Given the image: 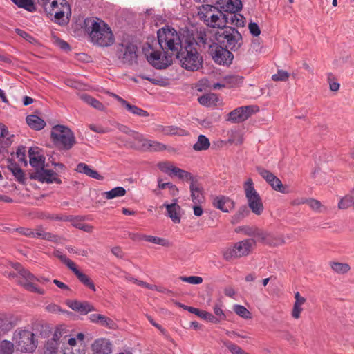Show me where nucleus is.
Masks as SVG:
<instances>
[{
    "mask_svg": "<svg viewBox=\"0 0 354 354\" xmlns=\"http://www.w3.org/2000/svg\"><path fill=\"white\" fill-rule=\"evenodd\" d=\"M68 306L73 310L82 315H86L95 310L94 307L88 301H80L77 300L68 301Z\"/></svg>",
    "mask_w": 354,
    "mask_h": 354,
    "instance_id": "nucleus-23",
    "label": "nucleus"
},
{
    "mask_svg": "<svg viewBox=\"0 0 354 354\" xmlns=\"http://www.w3.org/2000/svg\"><path fill=\"white\" fill-rule=\"evenodd\" d=\"M93 354H111L112 344L109 340L104 338L96 339L91 345Z\"/></svg>",
    "mask_w": 354,
    "mask_h": 354,
    "instance_id": "nucleus-18",
    "label": "nucleus"
},
{
    "mask_svg": "<svg viewBox=\"0 0 354 354\" xmlns=\"http://www.w3.org/2000/svg\"><path fill=\"white\" fill-rule=\"evenodd\" d=\"M269 234L258 228H256L254 234L253 235V236L257 239V241H262L266 244L267 241L269 240Z\"/></svg>",
    "mask_w": 354,
    "mask_h": 354,
    "instance_id": "nucleus-57",
    "label": "nucleus"
},
{
    "mask_svg": "<svg viewBox=\"0 0 354 354\" xmlns=\"http://www.w3.org/2000/svg\"><path fill=\"white\" fill-rule=\"evenodd\" d=\"M8 170L13 174L17 181L24 184L25 183V176L23 170L15 162L10 161L7 166Z\"/></svg>",
    "mask_w": 354,
    "mask_h": 354,
    "instance_id": "nucleus-30",
    "label": "nucleus"
},
{
    "mask_svg": "<svg viewBox=\"0 0 354 354\" xmlns=\"http://www.w3.org/2000/svg\"><path fill=\"white\" fill-rule=\"evenodd\" d=\"M214 313L215 314L214 319L216 320V322H211V323L217 324L219 323L222 320H225L226 319V315L224 313L223 309L221 308V306L220 304H216L214 307Z\"/></svg>",
    "mask_w": 354,
    "mask_h": 354,
    "instance_id": "nucleus-51",
    "label": "nucleus"
},
{
    "mask_svg": "<svg viewBox=\"0 0 354 354\" xmlns=\"http://www.w3.org/2000/svg\"><path fill=\"white\" fill-rule=\"evenodd\" d=\"M354 203V195L352 194L351 192L344 197L341 198L338 203V207L340 209H347L353 205Z\"/></svg>",
    "mask_w": 354,
    "mask_h": 354,
    "instance_id": "nucleus-42",
    "label": "nucleus"
},
{
    "mask_svg": "<svg viewBox=\"0 0 354 354\" xmlns=\"http://www.w3.org/2000/svg\"><path fill=\"white\" fill-rule=\"evenodd\" d=\"M12 136L10 137H0V153L11 145L12 142Z\"/></svg>",
    "mask_w": 354,
    "mask_h": 354,
    "instance_id": "nucleus-60",
    "label": "nucleus"
},
{
    "mask_svg": "<svg viewBox=\"0 0 354 354\" xmlns=\"http://www.w3.org/2000/svg\"><path fill=\"white\" fill-rule=\"evenodd\" d=\"M187 40H190L194 42V46L195 44L201 46V45H206L208 44L207 37L206 33L205 32L200 31L198 32L196 39L193 38L192 39H188Z\"/></svg>",
    "mask_w": 354,
    "mask_h": 354,
    "instance_id": "nucleus-54",
    "label": "nucleus"
},
{
    "mask_svg": "<svg viewBox=\"0 0 354 354\" xmlns=\"http://www.w3.org/2000/svg\"><path fill=\"white\" fill-rule=\"evenodd\" d=\"M76 171L94 179H103V177L96 170L91 169L88 165L84 162L79 163L77 165Z\"/></svg>",
    "mask_w": 354,
    "mask_h": 354,
    "instance_id": "nucleus-27",
    "label": "nucleus"
},
{
    "mask_svg": "<svg viewBox=\"0 0 354 354\" xmlns=\"http://www.w3.org/2000/svg\"><path fill=\"white\" fill-rule=\"evenodd\" d=\"M13 3L20 8H24L32 12L36 10V6L32 0H12Z\"/></svg>",
    "mask_w": 354,
    "mask_h": 354,
    "instance_id": "nucleus-39",
    "label": "nucleus"
},
{
    "mask_svg": "<svg viewBox=\"0 0 354 354\" xmlns=\"http://www.w3.org/2000/svg\"><path fill=\"white\" fill-rule=\"evenodd\" d=\"M257 171L259 173V174L269 184L272 182V180L275 175L270 172V171L261 167H257Z\"/></svg>",
    "mask_w": 354,
    "mask_h": 354,
    "instance_id": "nucleus-48",
    "label": "nucleus"
},
{
    "mask_svg": "<svg viewBox=\"0 0 354 354\" xmlns=\"http://www.w3.org/2000/svg\"><path fill=\"white\" fill-rule=\"evenodd\" d=\"M215 37L218 43L232 51L239 50L243 44L241 33L235 28L231 26H226L218 30L216 33Z\"/></svg>",
    "mask_w": 354,
    "mask_h": 354,
    "instance_id": "nucleus-5",
    "label": "nucleus"
},
{
    "mask_svg": "<svg viewBox=\"0 0 354 354\" xmlns=\"http://www.w3.org/2000/svg\"><path fill=\"white\" fill-rule=\"evenodd\" d=\"M218 101V97L216 94L213 93H206L198 98V102L200 104L205 106H216Z\"/></svg>",
    "mask_w": 354,
    "mask_h": 354,
    "instance_id": "nucleus-34",
    "label": "nucleus"
},
{
    "mask_svg": "<svg viewBox=\"0 0 354 354\" xmlns=\"http://www.w3.org/2000/svg\"><path fill=\"white\" fill-rule=\"evenodd\" d=\"M255 243L256 240L253 239L239 241L234 245L233 248L228 249L224 252V258L226 260H230L232 258L248 255Z\"/></svg>",
    "mask_w": 354,
    "mask_h": 354,
    "instance_id": "nucleus-10",
    "label": "nucleus"
},
{
    "mask_svg": "<svg viewBox=\"0 0 354 354\" xmlns=\"http://www.w3.org/2000/svg\"><path fill=\"white\" fill-rule=\"evenodd\" d=\"M268 239L269 240L267 241V244L273 246L279 245L284 243V240L281 236L272 237L271 236H269Z\"/></svg>",
    "mask_w": 354,
    "mask_h": 354,
    "instance_id": "nucleus-64",
    "label": "nucleus"
},
{
    "mask_svg": "<svg viewBox=\"0 0 354 354\" xmlns=\"http://www.w3.org/2000/svg\"><path fill=\"white\" fill-rule=\"evenodd\" d=\"M143 52L148 62L157 69H165L172 63V56L165 52L154 50L150 46L144 48Z\"/></svg>",
    "mask_w": 354,
    "mask_h": 354,
    "instance_id": "nucleus-8",
    "label": "nucleus"
},
{
    "mask_svg": "<svg viewBox=\"0 0 354 354\" xmlns=\"http://www.w3.org/2000/svg\"><path fill=\"white\" fill-rule=\"evenodd\" d=\"M259 111L257 106H243L234 109L228 113L227 120L234 123H240L248 119Z\"/></svg>",
    "mask_w": 354,
    "mask_h": 354,
    "instance_id": "nucleus-15",
    "label": "nucleus"
},
{
    "mask_svg": "<svg viewBox=\"0 0 354 354\" xmlns=\"http://www.w3.org/2000/svg\"><path fill=\"white\" fill-rule=\"evenodd\" d=\"M162 132L165 135H177L183 136L187 134V131L176 126H167L162 127Z\"/></svg>",
    "mask_w": 354,
    "mask_h": 354,
    "instance_id": "nucleus-37",
    "label": "nucleus"
},
{
    "mask_svg": "<svg viewBox=\"0 0 354 354\" xmlns=\"http://www.w3.org/2000/svg\"><path fill=\"white\" fill-rule=\"evenodd\" d=\"M289 77V74L288 72L283 70H279L276 74H274L272 76V79L274 81H285Z\"/></svg>",
    "mask_w": 354,
    "mask_h": 354,
    "instance_id": "nucleus-61",
    "label": "nucleus"
},
{
    "mask_svg": "<svg viewBox=\"0 0 354 354\" xmlns=\"http://www.w3.org/2000/svg\"><path fill=\"white\" fill-rule=\"evenodd\" d=\"M77 95L79 97L80 100H82L86 104L90 105L93 108L98 110V111H104L105 106L101 103L100 101H98L97 99L93 98L91 95L84 93L83 92L79 91L77 93Z\"/></svg>",
    "mask_w": 354,
    "mask_h": 354,
    "instance_id": "nucleus-25",
    "label": "nucleus"
},
{
    "mask_svg": "<svg viewBox=\"0 0 354 354\" xmlns=\"http://www.w3.org/2000/svg\"><path fill=\"white\" fill-rule=\"evenodd\" d=\"M157 37L162 50H169L177 54L185 44L180 32L169 26L159 29Z\"/></svg>",
    "mask_w": 354,
    "mask_h": 354,
    "instance_id": "nucleus-3",
    "label": "nucleus"
},
{
    "mask_svg": "<svg viewBox=\"0 0 354 354\" xmlns=\"http://www.w3.org/2000/svg\"><path fill=\"white\" fill-rule=\"evenodd\" d=\"M28 125L32 129L39 131L46 126L45 121L35 115H29L26 117Z\"/></svg>",
    "mask_w": 354,
    "mask_h": 354,
    "instance_id": "nucleus-32",
    "label": "nucleus"
},
{
    "mask_svg": "<svg viewBox=\"0 0 354 354\" xmlns=\"http://www.w3.org/2000/svg\"><path fill=\"white\" fill-rule=\"evenodd\" d=\"M32 238L47 240L53 242H56L58 240L57 235L46 232L41 225L38 226L35 230H33Z\"/></svg>",
    "mask_w": 354,
    "mask_h": 354,
    "instance_id": "nucleus-28",
    "label": "nucleus"
},
{
    "mask_svg": "<svg viewBox=\"0 0 354 354\" xmlns=\"http://www.w3.org/2000/svg\"><path fill=\"white\" fill-rule=\"evenodd\" d=\"M28 156L30 165L35 168V171L44 167L45 158L39 153L37 147H30Z\"/></svg>",
    "mask_w": 354,
    "mask_h": 354,
    "instance_id": "nucleus-20",
    "label": "nucleus"
},
{
    "mask_svg": "<svg viewBox=\"0 0 354 354\" xmlns=\"http://www.w3.org/2000/svg\"><path fill=\"white\" fill-rule=\"evenodd\" d=\"M187 310L200 318L208 321L209 322H216V320L214 319V315L212 313L205 311V310H201L198 308H187Z\"/></svg>",
    "mask_w": 354,
    "mask_h": 354,
    "instance_id": "nucleus-36",
    "label": "nucleus"
},
{
    "mask_svg": "<svg viewBox=\"0 0 354 354\" xmlns=\"http://www.w3.org/2000/svg\"><path fill=\"white\" fill-rule=\"evenodd\" d=\"M50 135L55 145L61 149L68 150L75 143L73 133L65 126L56 125L53 127Z\"/></svg>",
    "mask_w": 354,
    "mask_h": 354,
    "instance_id": "nucleus-6",
    "label": "nucleus"
},
{
    "mask_svg": "<svg viewBox=\"0 0 354 354\" xmlns=\"http://www.w3.org/2000/svg\"><path fill=\"white\" fill-rule=\"evenodd\" d=\"M328 82L330 88H339L340 84L337 81L336 78L332 73L328 74Z\"/></svg>",
    "mask_w": 354,
    "mask_h": 354,
    "instance_id": "nucleus-63",
    "label": "nucleus"
},
{
    "mask_svg": "<svg viewBox=\"0 0 354 354\" xmlns=\"http://www.w3.org/2000/svg\"><path fill=\"white\" fill-rule=\"evenodd\" d=\"M126 190L122 187H117L112 189L110 191H107L103 193V196L108 200L115 198L116 197H120L124 196Z\"/></svg>",
    "mask_w": 354,
    "mask_h": 354,
    "instance_id": "nucleus-38",
    "label": "nucleus"
},
{
    "mask_svg": "<svg viewBox=\"0 0 354 354\" xmlns=\"http://www.w3.org/2000/svg\"><path fill=\"white\" fill-rule=\"evenodd\" d=\"M142 237L143 240L150 243H153L154 244L160 245L162 246L169 245V242L166 239L160 237L153 236L151 235H145V236Z\"/></svg>",
    "mask_w": 354,
    "mask_h": 354,
    "instance_id": "nucleus-50",
    "label": "nucleus"
},
{
    "mask_svg": "<svg viewBox=\"0 0 354 354\" xmlns=\"http://www.w3.org/2000/svg\"><path fill=\"white\" fill-rule=\"evenodd\" d=\"M330 266L333 270L337 274H344L349 271L350 266L348 263L331 262Z\"/></svg>",
    "mask_w": 354,
    "mask_h": 354,
    "instance_id": "nucleus-43",
    "label": "nucleus"
},
{
    "mask_svg": "<svg viewBox=\"0 0 354 354\" xmlns=\"http://www.w3.org/2000/svg\"><path fill=\"white\" fill-rule=\"evenodd\" d=\"M227 82L230 84V87H241L243 85V77L238 75H233L226 78Z\"/></svg>",
    "mask_w": 354,
    "mask_h": 354,
    "instance_id": "nucleus-56",
    "label": "nucleus"
},
{
    "mask_svg": "<svg viewBox=\"0 0 354 354\" xmlns=\"http://www.w3.org/2000/svg\"><path fill=\"white\" fill-rule=\"evenodd\" d=\"M58 350V342L55 339L48 340L45 344V354H56Z\"/></svg>",
    "mask_w": 354,
    "mask_h": 354,
    "instance_id": "nucleus-44",
    "label": "nucleus"
},
{
    "mask_svg": "<svg viewBox=\"0 0 354 354\" xmlns=\"http://www.w3.org/2000/svg\"><path fill=\"white\" fill-rule=\"evenodd\" d=\"M223 345L228 348L232 354H248L240 346L230 341H223Z\"/></svg>",
    "mask_w": 354,
    "mask_h": 354,
    "instance_id": "nucleus-46",
    "label": "nucleus"
},
{
    "mask_svg": "<svg viewBox=\"0 0 354 354\" xmlns=\"http://www.w3.org/2000/svg\"><path fill=\"white\" fill-rule=\"evenodd\" d=\"M112 95L118 100V102H120L121 106L125 109L131 114L144 118L148 117L149 115L147 111L136 106V105L130 104L129 102H127V100H124L123 98L115 94Z\"/></svg>",
    "mask_w": 354,
    "mask_h": 354,
    "instance_id": "nucleus-19",
    "label": "nucleus"
},
{
    "mask_svg": "<svg viewBox=\"0 0 354 354\" xmlns=\"http://www.w3.org/2000/svg\"><path fill=\"white\" fill-rule=\"evenodd\" d=\"M198 16L207 26L223 29L226 26V14L221 10L210 5H203L198 12Z\"/></svg>",
    "mask_w": 354,
    "mask_h": 354,
    "instance_id": "nucleus-4",
    "label": "nucleus"
},
{
    "mask_svg": "<svg viewBox=\"0 0 354 354\" xmlns=\"http://www.w3.org/2000/svg\"><path fill=\"white\" fill-rule=\"evenodd\" d=\"M180 279L181 281L191 284H200L203 282L202 277L198 276L180 277Z\"/></svg>",
    "mask_w": 354,
    "mask_h": 354,
    "instance_id": "nucleus-59",
    "label": "nucleus"
},
{
    "mask_svg": "<svg viewBox=\"0 0 354 354\" xmlns=\"http://www.w3.org/2000/svg\"><path fill=\"white\" fill-rule=\"evenodd\" d=\"M163 206L166 207L167 216L171 219L174 223L180 222V211L181 207L177 204V200L171 204L164 203Z\"/></svg>",
    "mask_w": 354,
    "mask_h": 354,
    "instance_id": "nucleus-24",
    "label": "nucleus"
},
{
    "mask_svg": "<svg viewBox=\"0 0 354 354\" xmlns=\"http://www.w3.org/2000/svg\"><path fill=\"white\" fill-rule=\"evenodd\" d=\"M213 205L223 212H229L234 209V202L227 196H218L214 198Z\"/></svg>",
    "mask_w": 354,
    "mask_h": 354,
    "instance_id": "nucleus-21",
    "label": "nucleus"
},
{
    "mask_svg": "<svg viewBox=\"0 0 354 354\" xmlns=\"http://www.w3.org/2000/svg\"><path fill=\"white\" fill-rule=\"evenodd\" d=\"M181 66L190 71H197L203 66V57L194 46V42L185 40L183 48L176 54Z\"/></svg>",
    "mask_w": 354,
    "mask_h": 354,
    "instance_id": "nucleus-2",
    "label": "nucleus"
},
{
    "mask_svg": "<svg viewBox=\"0 0 354 354\" xmlns=\"http://www.w3.org/2000/svg\"><path fill=\"white\" fill-rule=\"evenodd\" d=\"M53 254L55 257H56L57 258L60 259L62 263L66 264V266L70 270H71L73 268V267H74L75 266V264L73 261H72L71 259L67 258V257L65 254H62L59 250H55Z\"/></svg>",
    "mask_w": 354,
    "mask_h": 354,
    "instance_id": "nucleus-52",
    "label": "nucleus"
},
{
    "mask_svg": "<svg viewBox=\"0 0 354 354\" xmlns=\"http://www.w3.org/2000/svg\"><path fill=\"white\" fill-rule=\"evenodd\" d=\"M248 29L250 34L254 37H258L261 34V30L259 25L255 22H250Z\"/></svg>",
    "mask_w": 354,
    "mask_h": 354,
    "instance_id": "nucleus-62",
    "label": "nucleus"
},
{
    "mask_svg": "<svg viewBox=\"0 0 354 354\" xmlns=\"http://www.w3.org/2000/svg\"><path fill=\"white\" fill-rule=\"evenodd\" d=\"M250 214V210L248 207L243 205L239 207L237 212L232 216V223L233 224L238 223L241 219L248 216Z\"/></svg>",
    "mask_w": 354,
    "mask_h": 354,
    "instance_id": "nucleus-40",
    "label": "nucleus"
},
{
    "mask_svg": "<svg viewBox=\"0 0 354 354\" xmlns=\"http://www.w3.org/2000/svg\"><path fill=\"white\" fill-rule=\"evenodd\" d=\"M172 174L176 176H178L180 179L183 180H189L190 182L194 181L196 178L191 174V173L183 170L178 167L172 169Z\"/></svg>",
    "mask_w": 354,
    "mask_h": 354,
    "instance_id": "nucleus-41",
    "label": "nucleus"
},
{
    "mask_svg": "<svg viewBox=\"0 0 354 354\" xmlns=\"http://www.w3.org/2000/svg\"><path fill=\"white\" fill-rule=\"evenodd\" d=\"M77 277L79 281L83 283L85 286L88 287V288L91 289L93 291H95V287L94 283L92 282V281L90 279V278L80 271L76 266L73 267V268L71 270Z\"/></svg>",
    "mask_w": 354,
    "mask_h": 354,
    "instance_id": "nucleus-33",
    "label": "nucleus"
},
{
    "mask_svg": "<svg viewBox=\"0 0 354 354\" xmlns=\"http://www.w3.org/2000/svg\"><path fill=\"white\" fill-rule=\"evenodd\" d=\"M307 203L308 205L310 207V208L315 211H317V212H322V204L321 203L317 201V200H315V199H313V198H310L309 200H306V201H303L301 202H299V203H296L295 202L294 203L295 204H299V203Z\"/></svg>",
    "mask_w": 354,
    "mask_h": 354,
    "instance_id": "nucleus-55",
    "label": "nucleus"
},
{
    "mask_svg": "<svg viewBox=\"0 0 354 354\" xmlns=\"http://www.w3.org/2000/svg\"><path fill=\"white\" fill-rule=\"evenodd\" d=\"M189 189L192 202L194 204L202 203L204 201L203 187L196 179L190 183Z\"/></svg>",
    "mask_w": 354,
    "mask_h": 354,
    "instance_id": "nucleus-22",
    "label": "nucleus"
},
{
    "mask_svg": "<svg viewBox=\"0 0 354 354\" xmlns=\"http://www.w3.org/2000/svg\"><path fill=\"white\" fill-rule=\"evenodd\" d=\"M56 176L57 174L55 171L50 169H46L44 167L30 173V179L38 180L42 183L50 184L55 183L60 184L62 180Z\"/></svg>",
    "mask_w": 354,
    "mask_h": 354,
    "instance_id": "nucleus-16",
    "label": "nucleus"
},
{
    "mask_svg": "<svg viewBox=\"0 0 354 354\" xmlns=\"http://www.w3.org/2000/svg\"><path fill=\"white\" fill-rule=\"evenodd\" d=\"M87 30L92 43L100 46L106 47L112 45L114 37L110 27L102 20L87 19Z\"/></svg>",
    "mask_w": 354,
    "mask_h": 354,
    "instance_id": "nucleus-1",
    "label": "nucleus"
},
{
    "mask_svg": "<svg viewBox=\"0 0 354 354\" xmlns=\"http://www.w3.org/2000/svg\"><path fill=\"white\" fill-rule=\"evenodd\" d=\"M12 267L18 272L19 274L22 277L23 280H19V283L22 286L28 291L44 295V290L37 286L32 283L35 277L28 270L24 269L19 263H12Z\"/></svg>",
    "mask_w": 354,
    "mask_h": 354,
    "instance_id": "nucleus-9",
    "label": "nucleus"
},
{
    "mask_svg": "<svg viewBox=\"0 0 354 354\" xmlns=\"http://www.w3.org/2000/svg\"><path fill=\"white\" fill-rule=\"evenodd\" d=\"M138 141L141 143L142 147L144 150L158 151L165 149L164 145L157 141L145 139L142 135V139H140Z\"/></svg>",
    "mask_w": 354,
    "mask_h": 354,
    "instance_id": "nucleus-26",
    "label": "nucleus"
},
{
    "mask_svg": "<svg viewBox=\"0 0 354 354\" xmlns=\"http://www.w3.org/2000/svg\"><path fill=\"white\" fill-rule=\"evenodd\" d=\"M273 189L283 194L288 193V190L286 186H284L281 181L276 176L274 177L272 182L270 185Z\"/></svg>",
    "mask_w": 354,
    "mask_h": 354,
    "instance_id": "nucleus-47",
    "label": "nucleus"
},
{
    "mask_svg": "<svg viewBox=\"0 0 354 354\" xmlns=\"http://www.w3.org/2000/svg\"><path fill=\"white\" fill-rule=\"evenodd\" d=\"M14 352V344L8 340H3L0 342V354H12Z\"/></svg>",
    "mask_w": 354,
    "mask_h": 354,
    "instance_id": "nucleus-45",
    "label": "nucleus"
},
{
    "mask_svg": "<svg viewBox=\"0 0 354 354\" xmlns=\"http://www.w3.org/2000/svg\"><path fill=\"white\" fill-rule=\"evenodd\" d=\"M35 333L27 330H20L15 334L16 343L23 352L31 353L37 348Z\"/></svg>",
    "mask_w": 354,
    "mask_h": 354,
    "instance_id": "nucleus-11",
    "label": "nucleus"
},
{
    "mask_svg": "<svg viewBox=\"0 0 354 354\" xmlns=\"http://www.w3.org/2000/svg\"><path fill=\"white\" fill-rule=\"evenodd\" d=\"M60 6V10H56L54 17L55 21L60 24L64 25L69 21V17L71 15V6L66 0H53L50 2L51 8H57Z\"/></svg>",
    "mask_w": 354,
    "mask_h": 354,
    "instance_id": "nucleus-14",
    "label": "nucleus"
},
{
    "mask_svg": "<svg viewBox=\"0 0 354 354\" xmlns=\"http://www.w3.org/2000/svg\"><path fill=\"white\" fill-rule=\"evenodd\" d=\"M212 2L223 12H236L242 8L241 0H212Z\"/></svg>",
    "mask_w": 354,
    "mask_h": 354,
    "instance_id": "nucleus-17",
    "label": "nucleus"
},
{
    "mask_svg": "<svg viewBox=\"0 0 354 354\" xmlns=\"http://www.w3.org/2000/svg\"><path fill=\"white\" fill-rule=\"evenodd\" d=\"M26 149L24 146L19 147L17 150V152H16V156H17V158H18L19 161L21 162H23L25 166L27 165V160L26 158Z\"/></svg>",
    "mask_w": 354,
    "mask_h": 354,
    "instance_id": "nucleus-58",
    "label": "nucleus"
},
{
    "mask_svg": "<svg viewBox=\"0 0 354 354\" xmlns=\"http://www.w3.org/2000/svg\"><path fill=\"white\" fill-rule=\"evenodd\" d=\"M116 55L123 63L132 64L137 59V46L130 42H122L117 46Z\"/></svg>",
    "mask_w": 354,
    "mask_h": 354,
    "instance_id": "nucleus-12",
    "label": "nucleus"
},
{
    "mask_svg": "<svg viewBox=\"0 0 354 354\" xmlns=\"http://www.w3.org/2000/svg\"><path fill=\"white\" fill-rule=\"evenodd\" d=\"M209 46V53L213 60L218 64H229L232 63L233 55L230 49L223 48L217 44Z\"/></svg>",
    "mask_w": 354,
    "mask_h": 354,
    "instance_id": "nucleus-13",
    "label": "nucleus"
},
{
    "mask_svg": "<svg viewBox=\"0 0 354 354\" xmlns=\"http://www.w3.org/2000/svg\"><path fill=\"white\" fill-rule=\"evenodd\" d=\"M227 24L236 27H243L245 24V18L240 13L232 12L226 14Z\"/></svg>",
    "mask_w": 354,
    "mask_h": 354,
    "instance_id": "nucleus-31",
    "label": "nucleus"
},
{
    "mask_svg": "<svg viewBox=\"0 0 354 354\" xmlns=\"http://www.w3.org/2000/svg\"><path fill=\"white\" fill-rule=\"evenodd\" d=\"M243 188L249 208L256 215H261L264 209L263 205L251 178L244 183Z\"/></svg>",
    "mask_w": 354,
    "mask_h": 354,
    "instance_id": "nucleus-7",
    "label": "nucleus"
},
{
    "mask_svg": "<svg viewBox=\"0 0 354 354\" xmlns=\"http://www.w3.org/2000/svg\"><path fill=\"white\" fill-rule=\"evenodd\" d=\"M234 311L244 319L250 318V311L243 306L236 304L233 306Z\"/></svg>",
    "mask_w": 354,
    "mask_h": 354,
    "instance_id": "nucleus-53",
    "label": "nucleus"
},
{
    "mask_svg": "<svg viewBox=\"0 0 354 354\" xmlns=\"http://www.w3.org/2000/svg\"><path fill=\"white\" fill-rule=\"evenodd\" d=\"M118 129L127 135H129L131 138H133L136 140H138L142 139V134L138 132L131 130L128 127L122 124H119L118 127Z\"/></svg>",
    "mask_w": 354,
    "mask_h": 354,
    "instance_id": "nucleus-49",
    "label": "nucleus"
},
{
    "mask_svg": "<svg viewBox=\"0 0 354 354\" xmlns=\"http://www.w3.org/2000/svg\"><path fill=\"white\" fill-rule=\"evenodd\" d=\"M210 146L209 139L204 135H200L198 137L197 142L193 145V149L195 151L207 150Z\"/></svg>",
    "mask_w": 354,
    "mask_h": 354,
    "instance_id": "nucleus-35",
    "label": "nucleus"
},
{
    "mask_svg": "<svg viewBox=\"0 0 354 354\" xmlns=\"http://www.w3.org/2000/svg\"><path fill=\"white\" fill-rule=\"evenodd\" d=\"M88 318L93 323L98 324L102 326H107L110 328H113L115 325L114 322L111 319L101 314H91Z\"/></svg>",
    "mask_w": 354,
    "mask_h": 354,
    "instance_id": "nucleus-29",
    "label": "nucleus"
}]
</instances>
